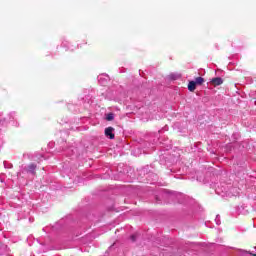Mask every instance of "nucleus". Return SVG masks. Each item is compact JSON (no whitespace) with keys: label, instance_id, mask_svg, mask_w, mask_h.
<instances>
[{"label":"nucleus","instance_id":"obj_3","mask_svg":"<svg viewBox=\"0 0 256 256\" xmlns=\"http://www.w3.org/2000/svg\"><path fill=\"white\" fill-rule=\"evenodd\" d=\"M113 127H108L105 129V135L106 137H108L109 139H115V134H113Z\"/></svg>","mask_w":256,"mask_h":256},{"label":"nucleus","instance_id":"obj_6","mask_svg":"<svg viewBox=\"0 0 256 256\" xmlns=\"http://www.w3.org/2000/svg\"><path fill=\"white\" fill-rule=\"evenodd\" d=\"M35 169H37V165H35V164H30L28 166L29 173H35Z\"/></svg>","mask_w":256,"mask_h":256},{"label":"nucleus","instance_id":"obj_1","mask_svg":"<svg viewBox=\"0 0 256 256\" xmlns=\"http://www.w3.org/2000/svg\"><path fill=\"white\" fill-rule=\"evenodd\" d=\"M107 81H109V75L102 74L98 76V83L100 85H107Z\"/></svg>","mask_w":256,"mask_h":256},{"label":"nucleus","instance_id":"obj_8","mask_svg":"<svg viewBox=\"0 0 256 256\" xmlns=\"http://www.w3.org/2000/svg\"><path fill=\"white\" fill-rule=\"evenodd\" d=\"M216 225H221V219L219 218V215L216 216Z\"/></svg>","mask_w":256,"mask_h":256},{"label":"nucleus","instance_id":"obj_5","mask_svg":"<svg viewBox=\"0 0 256 256\" xmlns=\"http://www.w3.org/2000/svg\"><path fill=\"white\" fill-rule=\"evenodd\" d=\"M194 82L196 85H203V83H205V79H203V77H197Z\"/></svg>","mask_w":256,"mask_h":256},{"label":"nucleus","instance_id":"obj_2","mask_svg":"<svg viewBox=\"0 0 256 256\" xmlns=\"http://www.w3.org/2000/svg\"><path fill=\"white\" fill-rule=\"evenodd\" d=\"M210 83H212V85L214 87H219V85H223V78L221 77H216V78H213Z\"/></svg>","mask_w":256,"mask_h":256},{"label":"nucleus","instance_id":"obj_4","mask_svg":"<svg viewBox=\"0 0 256 256\" xmlns=\"http://www.w3.org/2000/svg\"><path fill=\"white\" fill-rule=\"evenodd\" d=\"M188 89L190 91H194L195 89H197V84L195 83V81H190L188 84Z\"/></svg>","mask_w":256,"mask_h":256},{"label":"nucleus","instance_id":"obj_10","mask_svg":"<svg viewBox=\"0 0 256 256\" xmlns=\"http://www.w3.org/2000/svg\"><path fill=\"white\" fill-rule=\"evenodd\" d=\"M249 255H253V256H256V254H253V253H251V252H249Z\"/></svg>","mask_w":256,"mask_h":256},{"label":"nucleus","instance_id":"obj_7","mask_svg":"<svg viewBox=\"0 0 256 256\" xmlns=\"http://www.w3.org/2000/svg\"><path fill=\"white\" fill-rule=\"evenodd\" d=\"M113 119H115V115L113 113H109L106 115L107 121H113Z\"/></svg>","mask_w":256,"mask_h":256},{"label":"nucleus","instance_id":"obj_9","mask_svg":"<svg viewBox=\"0 0 256 256\" xmlns=\"http://www.w3.org/2000/svg\"><path fill=\"white\" fill-rule=\"evenodd\" d=\"M132 241H135V235L131 236Z\"/></svg>","mask_w":256,"mask_h":256}]
</instances>
